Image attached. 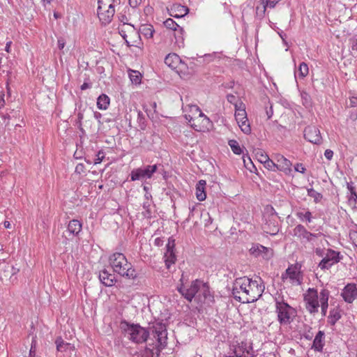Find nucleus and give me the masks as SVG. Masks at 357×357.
Returning <instances> with one entry per match:
<instances>
[{
	"label": "nucleus",
	"mask_w": 357,
	"mask_h": 357,
	"mask_svg": "<svg viewBox=\"0 0 357 357\" xmlns=\"http://www.w3.org/2000/svg\"><path fill=\"white\" fill-rule=\"evenodd\" d=\"M264 289L263 282L259 283L257 280L243 277L234 280L231 294L235 300L248 303L257 301L261 296Z\"/></svg>",
	"instance_id": "nucleus-1"
},
{
	"label": "nucleus",
	"mask_w": 357,
	"mask_h": 357,
	"mask_svg": "<svg viewBox=\"0 0 357 357\" xmlns=\"http://www.w3.org/2000/svg\"><path fill=\"white\" fill-rule=\"evenodd\" d=\"M109 262L113 269L121 277L130 280L137 278V274L131 263L128 262L126 256L121 252H115L109 256Z\"/></svg>",
	"instance_id": "nucleus-2"
},
{
	"label": "nucleus",
	"mask_w": 357,
	"mask_h": 357,
	"mask_svg": "<svg viewBox=\"0 0 357 357\" xmlns=\"http://www.w3.org/2000/svg\"><path fill=\"white\" fill-rule=\"evenodd\" d=\"M120 328L128 340L136 344H142L147 341L149 332L147 328L141 326L139 324H133L122 320Z\"/></svg>",
	"instance_id": "nucleus-3"
},
{
	"label": "nucleus",
	"mask_w": 357,
	"mask_h": 357,
	"mask_svg": "<svg viewBox=\"0 0 357 357\" xmlns=\"http://www.w3.org/2000/svg\"><path fill=\"white\" fill-rule=\"evenodd\" d=\"M149 336L151 335L156 340V348L161 351L167 346V330L166 325L162 321H155L149 324L147 327Z\"/></svg>",
	"instance_id": "nucleus-4"
},
{
	"label": "nucleus",
	"mask_w": 357,
	"mask_h": 357,
	"mask_svg": "<svg viewBox=\"0 0 357 357\" xmlns=\"http://www.w3.org/2000/svg\"><path fill=\"white\" fill-rule=\"evenodd\" d=\"M275 312L278 314V321L281 325L289 324L296 315V310L290 306L283 299V297L275 298Z\"/></svg>",
	"instance_id": "nucleus-5"
},
{
	"label": "nucleus",
	"mask_w": 357,
	"mask_h": 357,
	"mask_svg": "<svg viewBox=\"0 0 357 357\" xmlns=\"http://www.w3.org/2000/svg\"><path fill=\"white\" fill-rule=\"evenodd\" d=\"M114 0H98V16L102 24L106 25L111 22L115 13Z\"/></svg>",
	"instance_id": "nucleus-6"
},
{
	"label": "nucleus",
	"mask_w": 357,
	"mask_h": 357,
	"mask_svg": "<svg viewBox=\"0 0 357 357\" xmlns=\"http://www.w3.org/2000/svg\"><path fill=\"white\" fill-rule=\"evenodd\" d=\"M201 287L206 291L208 290V285L199 280L192 281L189 287L181 285L178 287V291L188 301L191 302L199 291Z\"/></svg>",
	"instance_id": "nucleus-7"
},
{
	"label": "nucleus",
	"mask_w": 357,
	"mask_h": 357,
	"mask_svg": "<svg viewBox=\"0 0 357 357\" xmlns=\"http://www.w3.org/2000/svg\"><path fill=\"white\" fill-rule=\"evenodd\" d=\"M158 170V165H146L132 170L130 176L132 181L151 178Z\"/></svg>",
	"instance_id": "nucleus-8"
},
{
	"label": "nucleus",
	"mask_w": 357,
	"mask_h": 357,
	"mask_svg": "<svg viewBox=\"0 0 357 357\" xmlns=\"http://www.w3.org/2000/svg\"><path fill=\"white\" fill-rule=\"evenodd\" d=\"M340 252L332 249H327L326 253L318 264L321 270L329 269L332 266L337 264L340 260Z\"/></svg>",
	"instance_id": "nucleus-9"
},
{
	"label": "nucleus",
	"mask_w": 357,
	"mask_h": 357,
	"mask_svg": "<svg viewBox=\"0 0 357 357\" xmlns=\"http://www.w3.org/2000/svg\"><path fill=\"white\" fill-rule=\"evenodd\" d=\"M293 236L296 237L301 243L312 241L318 236L317 234L308 231L303 225H297L293 229Z\"/></svg>",
	"instance_id": "nucleus-10"
},
{
	"label": "nucleus",
	"mask_w": 357,
	"mask_h": 357,
	"mask_svg": "<svg viewBox=\"0 0 357 357\" xmlns=\"http://www.w3.org/2000/svg\"><path fill=\"white\" fill-rule=\"evenodd\" d=\"M250 254L255 257H262L264 259H269L273 257V250L266 248L261 244H253L249 250Z\"/></svg>",
	"instance_id": "nucleus-11"
},
{
	"label": "nucleus",
	"mask_w": 357,
	"mask_h": 357,
	"mask_svg": "<svg viewBox=\"0 0 357 357\" xmlns=\"http://www.w3.org/2000/svg\"><path fill=\"white\" fill-rule=\"evenodd\" d=\"M304 137L314 144H320L322 140L319 130L314 126H307L305 128Z\"/></svg>",
	"instance_id": "nucleus-12"
},
{
	"label": "nucleus",
	"mask_w": 357,
	"mask_h": 357,
	"mask_svg": "<svg viewBox=\"0 0 357 357\" xmlns=\"http://www.w3.org/2000/svg\"><path fill=\"white\" fill-rule=\"evenodd\" d=\"M235 119L243 133L249 135L251 132V128L247 118L245 109L236 111Z\"/></svg>",
	"instance_id": "nucleus-13"
},
{
	"label": "nucleus",
	"mask_w": 357,
	"mask_h": 357,
	"mask_svg": "<svg viewBox=\"0 0 357 357\" xmlns=\"http://www.w3.org/2000/svg\"><path fill=\"white\" fill-rule=\"evenodd\" d=\"M175 243L174 239L169 238L166 245V252H165V261L167 268H169L170 266L175 263L176 257L174 253Z\"/></svg>",
	"instance_id": "nucleus-14"
},
{
	"label": "nucleus",
	"mask_w": 357,
	"mask_h": 357,
	"mask_svg": "<svg viewBox=\"0 0 357 357\" xmlns=\"http://www.w3.org/2000/svg\"><path fill=\"white\" fill-rule=\"evenodd\" d=\"M341 296L346 303H352L357 298V287L356 284H347L342 289Z\"/></svg>",
	"instance_id": "nucleus-15"
},
{
	"label": "nucleus",
	"mask_w": 357,
	"mask_h": 357,
	"mask_svg": "<svg viewBox=\"0 0 357 357\" xmlns=\"http://www.w3.org/2000/svg\"><path fill=\"white\" fill-rule=\"evenodd\" d=\"M265 220L264 229V231L271 234L275 235L279 231V226L278 219V216H271L269 218H264Z\"/></svg>",
	"instance_id": "nucleus-16"
},
{
	"label": "nucleus",
	"mask_w": 357,
	"mask_h": 357,
	"mask_svg": "<svg viewBox=\"0 0 357 357\" xmlns=\"http://www.w3.org/2000/svg\"><path fill=\"white\" fill-rule=\"evenodd\" d=\"M276 169L279 171L284 172L286 174L291 172V162L282 155L276 156Z\"/></svg>",
	"instance_id": "nucleus-17"
},
{
	"label": "nucleus",
	"mask_w": 357,
	"mask_h": 357,
	"mask_svg": "<svg viewBox=\"0 0 357 357\" xmlns=\"http://www.w3.org/2000/svg\"><path fill=\"white\" fill-rule=\"evenodd\" d=\"M169 15L175 18H181L189 13V8L187 6L180 3L173 4L169 10Z\"/></svg>",
	"instance_id": "nucleus-18"
},
{
	"label": "nucleus",
	"mask_w": 357,
	"mask_h": 357,
	"mask_svg": "<svg viewBox=\"0 0 357 357\" xmlns=\"http://www.w3.org/2000/svg\"><path fill=\"white\" fill-rule=\"evenodd\" d=\"M315 293L316 294L314 296L305 297V301L306 303L305 307L310 314H315L318 312L319 310V303L316 290Z\"/></svg>",
	"instance_id": "nucleus-19"
},
{
	"label": "nucleus",
	"mask_w": 357,
	"mask_h": 357,
	"mask_svg": "<svg viewBox=\"0 0 357 357\" xmlns=\"http://www.w3.org/2000/svg\"><path fill=\"white\" fill-rule=\"evenodd\" d=\"M99 280L106 287H112L116 282L115 275L106 269L100 271Z\"/></svg>",
	"instance_id": "nucleus-20"
},
{
	"label": "nucleus",
	"mask_w": 357,
	"mask_h": 357,
	"mask_svg": "<svg viewBox=\"0 0 357 357\" xmlns=\"http://www.w3.org/2000/svg\"><path fill=\"white\" fill-rule=\"evenodd\" d=\"M325 345V333L322 331H319L313 340L311 349L317 352H322Z\"/></svg>",
	"instance_id": "nucleus-21"
},
{
	"label": "nucleus",
	"mask_w": 357,
	"mask_h": 357,
	"mask_svg": "<svg viewBox=\"0 0 357 357\" xmlns=\"http://www.w3.org/2000/svg\"><path fill=\"white\" fill-rule=\"evenodd\" d=\"M82 225L80 221L73 219L69 222L66 232L68 233L69 236L72 235L73 236H75L82 231Z\"/></svg>",
	"instance_id": "nucleus-22"
},
{
	"label": "nucleus",
	"mask_w": 357,
	"mask_h": 357,
	"mask_svg": "<svg viewBox=\"0 0 357 357\" xmlns=\"http://www.w3.org/2000/svg\"><path fill=\"white\" fill-rule=\"evenodd\" d=\"M288 278L293 282L296 281L298 284L301 283L299 273L296 271V268L289 267L285 272L282 274V280L283 281Z\"/></svg>",
	"instance_id": "nucleus-23"
},
{
	"label": "nucleus",
	"mask_w": 357,
	"mask_h": 357,
	"mask_svg": "<svg viewBox=\"0 0 357 357\" xmlns=\"http://www.w3.org/2000/svg\"><path fill=\"white\" fill-rule=\"evenodd\" d=\"M206 182L204 180H200L196 185V197L200 202L205 200L206 198Z\"/></svg>",
	"instance_id": "nucleus-24"
},
{
	"label": "nucleus",
	"mask_w": 357,
	"mask_h": 357,
	"mask_svg": "<svg viewBox=\"0 0 357 357\" xmlns=\"http://www.w3.org/2000/svg\"><path fill=\"white\" fill-rule=\"evenodd\" d=\"M341 310L339 307L331 309L328 316V323L331 325L334 326L336 322L341 319Z\"/></svg>",
	"instance_id": "nucleus-25"
},
{
	"label": "nucleus",
	"mask_w": 357,
	"mask_h": 357,
	"mask_svg": "<svg viewBox=\"0 0 357 357\" xmlns=\"http://www.w3.org/2000/svg\"><path fill=\"white\" fill-rule=\"evenodd\" d=\"M180 61V58L176 54H169L165 58V63L171 68H176Z\"/></svg>",
	"instance_id": "nucleus-26"
},
{
	"label": "nucleus",
	"mask_w": 357,
	"mask_h": 357,
	"mask_svg": "<svg viewBox=\"0 0 357 357\" xmlns=\"http://www.w3.org/2000/svg\"><path fill=\"white\" fill-rule=\"evenodd\" d=\"M155 32L154 28L151 24H142L139 28V33L146 38H151Z\"/></svg>",
	"instance_id": "nucleus-27"
},
{
	"label": "nucleus",
	"mask_w": 357,
	"mask_h": 357,
	"mask_svg": "<svg viewBox=\"0 0 357 357\" xmlns=\"http://www.w3.org/2000/svg\"><path fill=\"white\" fill-rule=\"evenodd\" d=\"M109 98L105 94H101L97 99V107L100 109H107L109 105Z\"/></svg>",
	"instance_id": "nucleus-28"
},
{
	"label": "nucleus",
	"mask_w": 357,
	"mask_h": 357,
	"mask_svg": "<svg viewBox=\"0 0 357 357\" xmlns=\"http://www.w3.org/2000/svg\"><path fill=\"white\" fill-rule=\"evenodd\" d=\"M309 73V68L308 66L306 63L302 62L300 63L298 70L295 73V77H300L301 79H303Z\"/></svg>",
	"instance_id": "nucleus-29"
},
{
	"label": "nucleus",
	"mask_w": 357,
	"mask_h": 357,
	"mask_svg": "<svg viewBox=\"0 0 357 357\" xmlns=\"http://www.w3.org/2000/svg\"><path fill=\"white\" fill-rule=\"evenodd\" d=\"M164 25L166 28L172 29L174 31H177V28L179 29V32L181 34H182V32L183 31V29L179 26V25L172 18H168L164 22Z\"/></svg>",
	"instance_id": "nucleus-30"
},
{
	"label": "nucleus",
	"mask_w": 357,
	"mask_h": 357,
	"mask_svg": "<svg viewBox=\"0 0 357 357\" xmlns=\"http://www.w3.org/2000/svg\"><path fill=\"white\" fill-rule=\"evenodd\" d=\"M55 344L56 345L57 351L60 352L66 351L70 347V344L65 342L61 337L56 338Z\"/></svg>",
	"instance_id": "nucleus-31"
},
{
	"label": "nucleus",
	"mask_w": 357,
	"mask_h": 357,
	"mask_svg": "<svg viewBox=\"0 0 357 357\" xmlns=\"http://www.w3.org/2000/svg\"><path fill=\"white\" fill-rule=\"evenodd\" d=\"M254 153L257 159L261 163L266 162V161L268 160V155L262 149H255Z\"/></svg>",
	"instance_id": "nucleus-32"
},
{
	"label": "nucleus",
	"mask_w": 357,
	"mask_h": 357,
	"mask_svg": "<svg viewBox=\"0 0 357 357\" xmlns=\"http://www.w3.org/2000/svg\"><path fill=\"white\" fill-rule=\"evenodd\" d=\"M228 144L231 147V151L236 155H241L243 152L238 142L235 139H230L228 142Z\"/></svg>",
	"instance_id": "nucleus-33"
},
{
	"label": "nucleus",
	"mask_w": 357,
	"mask_h": 357,
	"mask_svg": "<svg viewBox=\"0 0 357 357\" xmlns=\"http://www.w3.org/2000/svg\"><path fill=\"white\" fill-rule=\"evenodd\" d=\"M307 195L310 197H312L315 203L320 202L323 198V195L321 193L314 190L313 188H307Z\"/></svg>",
	"instance_id": "nucleus-34"
},
{
	"label": "nucleus",
	"mask_w": 357,
	"mask_h": 357,
	"mask_svg": "<svg viewBox=\"0 0 357 357\" xmlns=\"http://www.w3.org/2000/svg\"><path fill=\"white\" fill-rule=\"evenodd\" d=\"M296 216L302 222H304V221H306L307 222H312V215L310 211H307L305 213L297 212Z\"/></svg>",
	"instance_id": "nucleus-35"
},
{
	"label": "nucleus",
	"mask_w": 357,
	"mask_h": 357,
	"mask_svg": "<svg viewBox=\"0 0 357 357\" xmlns=\"http://www.w3.org/2000/svg\"><path fill=\"white\" fill-rule=\"evenodd\" d=\"M129 77L132 84H138L141 82L142 75L139 71L130 70Z\"/></svg>",
	"instance_id": "nucleus-36"
},
{
	"label": "nucleus",
	"mask_w": 357,
	"mask_h": 357,
	"mask_svg": "<svg viewBox=\"0 0 357 357\" xmlns=\"http://www.w3.org/2000/svg\"><path fill=\"white\" fill-rule=\"evenodd\" d=\"M329 294V291L326 289L321 290L319 295L318 296V300L320 303H328Z\"/></svg>",
	"instance_id": "nucleus-37"
},
{
	"label": "nucleus",
	"mask_w": 357,
	"mask_h": 357,
	"mask_svg": "<svg viewBox=\"0 0 357 357\" xmlns=\"http://www.w3.org/2000/svg\"><path fill=\"white\" fill-rule=\"evenodd\" d=\"M271 216H278V214L272 206H266L264 209V218H269Z\"/></svg>",
	"instance_id": "nucleus-38"
},
{
	"label": "nucleus",
	"mask_w": 357,
	"mask_h": 357,
	"mask_svg": "<svg viewBox=\"0 0 357 357\" xmlns=\"http://www.w3.org/2000/svg\"><path fill=\"white\" fill-rule=\"evenodd\" d=\"M266 10V9L264 4L257 6L256 7V17L259 19H262L264 17Z\"/></svg>",
	"instance_id": "nucleus-39"
},
{
	"label": "nucleus",
	"mask_w": 357,
	"mask_h": 357,
	"mask_svg": "<svg viewBox=\"0 0 357 357\" xmlns=\"http://www.w3.org/2000/svg\"><path fill=\"white\" fill-rule=\"evenodd\" d=\"M349 204L352 206L353 208H357V193L352 192V195L349 198Z\"/></svg>",
	"instance_id": "nucleus-40"
},
{
	"label": "nucleus",
	"mask_w": 357,
	"mask_h": 357,
	"mask_svg": "<svg viewBox=\"0 0 357 357\" xmlns=\"http://www.w3.org/2000/svg\"><path fill=\"white\" fill-rule=\"evenodd\" d=\"M278 3V1H273V0H261V4H264L265 8L269 7L271 8H274L276 4Z\"/></svg>",
	"instance_id": "nucleus-41"
},
{
	"label": "nucleus",
	"mask_w": 357,
	"mask_h": 357,
	"mask_svg": "<svg viewBox=\"0 0 357 357\" xmlns=\"http://www.w3.org/2000/svg\"><path fill=\"white\" fill-rule=\"evenodd\" d=\"M349 238L353 244L357 248V229H351L349 231Z\"/></svg>",
	"instance_id": "nucleus-42"
},
{
	"label": "nucleus",
	"mask_w": 357,
	"mask_h": 357,
	"mask_svg": "<svg viewBox=\"0 0 357 357\" xmlns=\"http://www.w3.org/2000/svg\"><path fill=\"white\" fill-rule=\"evenodd\" d=\"M264 167L269 170L275 171L276 168V163H275L272 160L268 158V160L266 161V162L263 163Z\"/></svg>",
	"instance_id": "nucleus-43"
},
{
	"label": "nucleus",
	"mask_w": 357,
	"mask_h": 357,
	"mask_svg": "<svg viewBox=\"0 0 357 357\" xmlns=\"http://www.w3.org/2000/svg\"><path fill=\"white\" fill-rule=\"evenodd\" d=\"M36 341L33 340L31 342V349L29 351V357H36Z\"/></svg>",
	"instance_id": "nucleus-44"
},
{
	"label": "nucleus",
	"mask_w": 357,
	"mask_h": 357,
	"mask_svg": "<svg viewBox=\"0 0 357 357\" xmlns=\"http://www.w3.org/2000/svg\"><path fill=\"white\" fill-rule=\"evenodd\" d=\"M294 169L296 172L304 174L306 171L305 167L303 166L302 163H296L294 166Z\"/></svg>",
	"instance_id": "nucleus-45"
},
{
	"label": "nucleus",
	"mask_w": 357,
	"mask_h": 357,
	"mask_svg": "<svg viewBox=\"0 0 357 357\" xmlns=\"http://www.w3.org/2000/svg\"><path fill=\"white\" fill-rule=\"evenodd\" d=\"M105 155L104 153L101 151H98V153L96 155V158L95 159L94 163L95 164H99L100 163L102 160L104 159Z\"/></svg>",
	"instance_id": "nucleus-46"
},
{
	"label": "nucleus",
	"mask_w": 357,
	"mask_h": 357,
	"mask_svg": "<svg viewBox=\"0 0 357 357\" xmlns=\"http://www.w3.org/2000/svg\"><path fill=\"white\" fill-rule=\"evenodd\" d=\"M227 101L229 103L234 105L236 107H237V105H236V97L234 95H233V94H228L227 96Z\"/></svg>",
	"instance_id": "nucleus-47"
},
{
	"label": "nucleus",
	"mask_w": 357,
	"mask_h": 357,
	"mask_svg": "<svg viewBox=\"0 0 357 357\" xmlns=\"http://www.w3.org/2000/svg\"><path fill=\"white\" fill-rule=\"evenodd\" d=\"M314 252L317 256L323 258L324 257V255H326V251H325V250L324 248H317L314 250Z\"/></svg>",
	"instance_id": "nucleus-48"
},
{
	"label": "nucleus",
	"mask_w": 357,
	"mask_h": 357,
	"mask_svg": "<svg viewBox=\"0 0 357 357\" xmlns=\"http://www.w3.org/2000/svg\"><path fill=\"white\" fill-rule=\"evenodd\" d=\"M65 45H66V41L64 40V38L60 37L58 38V40H57V45H58V48L59 50H63V47H65Z\"/></svg>",
	"instance_id": "nucleus-49"
},
{
	"label": "nucleus",
	"mask_w": 357,
	"mask_h": 357,
	"mask_svg": "<svg viewBox=\"0 0 357 357\" xmlns=\"http://www.w3.org/2000/svg\"><path fill=\"white\" fill-rule=\"evenodd\" d=\"M324 156L326 158H327L328 160H331L333 158V151L331 149H326L324 152Z\"/></svg>",
	"instance_id": "nucleus-50"
},
{
	"label": "nucleus",
	"mask_w": 357,
	"mask_h": 357,
	"mask_svg": "<svg viewBox=\"0 0 357 357\" xmlns=\"http://www.w3.org/2000/svg\"><path fill=\"white\" fill-rule=\"evenodd\" d=\"M142 3V0H129V4L132 8L137 7Z\"/></svg>",
	"instance_id": "nucleus-51"
},
{
	"label": "nucleus",
	"mask_w": 357,
	"mask_h": 357,
	"mask_svg": "<svg viewBox=\"0 0 357 357\" xmlns=\"http://www.w3.org/2000/svg\"><path fill=\"white\" fill-rule=\"evenodd\" d=\"M328 307V303H321L322 316L325 317L326 315Z\"/></svg>",
	"instance_id": "nucleus-52"
},
{
	"label": "nucleus",
	"mask_w": 357,
	"mask_h": 357,
	"mask_svg": "<svg viewBox=\"0 0 357 357\" xmlns=\"http://www.w3.org/2000/svg\"><path fill=\"white\" fill-rule=\"evenodd\" d=\"M0 115H1V117L2 118V119L3 120L4 123H6V126L8 125L9 120L10 119V114H1Z\"/></svg>",
	"instance_id": "nucleus-53"
},
{
	"label": "nucleus",
	"mask_w": 357,
	"mask_h": 357,
	"mask_svg": "<svg viewBox=\"0 0 357 357\" xmlns=\"http://www.w3.org/2000/svg\"><path fill=\"white\" fill-rule=\"evenodd\" d=\"M84 165L82 163L78 164L75 167V172L81 174L84 172Z\"/></svg>",
	"instance_id": "nucleus-54"
},
{
	"label": "nucleus",
	"mask_w": 357,
	"mask_h": 357,
	"mask_svg": "<svg viewBox=\"0 0 357 357\" xmlns=\"http://www.w3.org/2000/svg\"><path fill=\"white\" fill-rule=\"evenodd\" d=\"M91 87V84L84 82L80 86L81 90H86Z\"/></svg>",
	"instance_id": "nucleus-55"
},
{
	"label": "nucleus",
	"mask_w": 357,
	"mask_h": 357,
	"mask_svg": "<svg viewBox=\"0 0 357 357\" xmlns=\"http://www.w3.org/2000/svg\"><path fill=\"white\" fill-rule=\"evenodd\" d=\"M83 118H84L83 114L81 112H79L77 114V125H79L80 126H82V121Z\"/></svg>",
	"instance_id": "nucleus-56"
},
{
	"label": "nucleus",
	"mask_w": 357,
	"mask_h": 357,
	"mask_svg": "<svg viewBox=\"0 0 357 357\" xmlns=\"http://www.w3.org/2000/svg\"><path fill=\"white\" fill-rule=\"evenodd\" d=\"M350 105L351 107H357V98L351 97L350 98Z\"/></svg>",
	"instance_id": "nucleus-57"
},
{
	"label": "nucleus",
	"mask_w": 357,
	"mask_h": 357,
	"mask_svg": "<svg viewBox=\"0 0 357 357\" xmlns=\"http://www.w3.org/2000/svg\"><path fill=\"white\" fill-rule=\"evenodd\" d=\"M202 292V294L204 296V297L205 298H206L209 295H210V292H209V287L208 286V290H206L204 291L202 287H201L200 290Z\"/></svg>",
	"instance_id": "nucleus-58"
},
{
	"label": "nucleus",
	"mask_w": 357,
	"mask_h": 357,
	"mask_svg": "<svg viewBox=\"0 0 357 357\" xmlns=\"http://www.w3.org/2000/svg\"><path fill=\"white\" fill-rule=\"evenodd\" d=\"M225 88L232 89L234 86V82L231 81L229 83L223 84Z\"/></svg>",
	"instance_id": "nucleus-59"
},
{
	"label": "nucleus",
	"mask_w": 357,
	"mask_h": 357,
	"mask_svg": "<svg viewBox=\"0 0 357 357\" xmlns=\"http://www.w3.org/2000/svg\"><path fill=\"white\" fill-rule=\"evenodd\" d=\"M94 118L96 119L99 122H100V119L102 117V114L98 112H93Z\"/></svg>",
	"instance_id": "nucleus-60"
},
{
	"label": "nucleus",
	"mask_w": 357,
	"mask_h": 357,
	"mask_svg": "<svg viewBox=\"0 0 357 357\" xmlns=\"http://www.w3.org/2000/svg\"><path fill=\"white\" fill-rule=\"evenodd\" d=\"M4 94L1 96L0 98V109L3 108L5 106V100H4Z\"/></svg>",
	"instance_id": "nucleus-61"
},
{
	"label": "nucleus",
	"mask_w": 357,
	"mask_h": 357,
	"mask_svg": "<svg viewBox=\"0 0 357 357\" xmlns=\"http://www.w3.org/2000/svg\"><path fill=\"white\" fill-rule=\"evenodd\" d=\"M347 188L350 191L351 195H352V192H356L355 188L349 183H347Z\"/></svg>",
	"instance_id": "nucleus-62"
},
{
	"label": "nucleus",
	"mask_w": 357,
	"mask_h": 357,
	"mask_svg": "<svg viewBox=\"0 0 357 357\" xmlns=\"http://www.w3.org/2000/svg\"><path fill=\"white\" fill-rule=\"evenodd\" d=\"M119 20L123 22L124 24H127V17L125 15H122L119 17Z\"/></svg>",
	"instance_id": "nucleus-63"
},
{
	"label": "nucleus",
	"mask_w": 357,
	"mask_h": 357,
	"mask_svg": "<svg viewBox=\"0 0 357 357\" xmlns=\"http://www.w3.org/2000/svg\"><path fill=\"white\" fill-rule=\"evenodd\" d=\"M303 337L306 339V340H312V334H310V331H308V333H306L303 335Z\"/></svg>",
	"instance_id": "nucleus-64"
}]
</instances>
